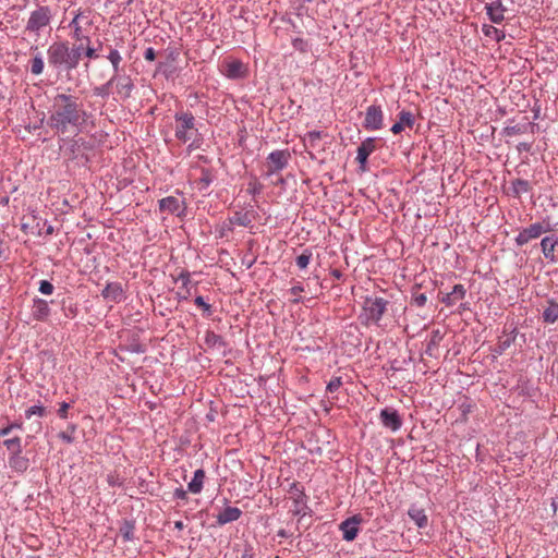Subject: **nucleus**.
<instances>
[{
	"instance_id": "1",
	"label": "nucleus",
	"mask_w": 558,
	"mask_h": 558,
	"mask_svg": "<svg viewBox=\"0 0 558 558\" xmlns=\"http://www.w3.org/2000/svg\"><path fill=\"white\" fill-rule=\"evenodd\" d=\"M90 118L78 97L58 93L51 99L47 125L57 135H77L87 128Z\"/></svg>"
},
{
	"instance_id": "2",
	"label": "nucleus",
	"mask_w": 558,
	"mask_h": 558,
	"mask_svg": "<svg viewBox=\"0 0 558 558\" xmlns=\"http://www.w3.org/2000/svg\"><path fill=\"white\" fill-rule=\"evenodd\" d=\"M52 21V8L45 4H36L35 9L29 12L24 29L29 35L39 38L45 33H50Z\"/></svg>"
},
{
	"instance_id": "3",
	"label": "nucleus",
	"mask_w": 558,
	"mask_h": 558,
	"mask_svg": "<svg viewBox=\"0 0 558 558\" xmlns=\"http://www.w3.org/2000/svg\"><path fill=\"white\" fill-rule=\"evenodd\" d=\"M48 65L58 74L62 72L71 73L74 65L70 56V45L68 41H54L47 49Z\"/></svg>"
},
{
	"instance_id": "4",
	"label": "nucleus",
	"mask_w": 558,
	"mask_h": 558,
	"mask_svg": "<svg viewBox=\"0 0 558 558\" xmlns=\"http://www.w3.org/2000/svg\"><path fill=\"white\" fill-rule=\"evenodd\" d=\"M175 120V138L181 143H186L192 138L193 131L195 129V118L190 111L177 112L174 114Z\"/></svg>"
},
{
	"instance_id": "5",
	"label": "nucleus",
	"mask_w": 558,
	"mask_h": 558,
	"mask_svg": "<svg viewBox=\"0 0 558 558\" xmlns=\"http://www.w3.org/2000/svg\"><path fill=\"white\" fill-rule=\"evenodd\" d=\"M388 301L380 296H368L364 301V315L371 323L378 324L387 311Z\"/></svg>"
},
{
	"instance_id": "6",
	"label": "nucleus",
	"mask_w": 558,
	"mask_h": 558,
	"mask_svg": "<svg viewBox=\"0 0 558 558\" xmlns=\"http://www.w3.org/2000/svg\"><path fill=\"white\" fill-rule=\"evenodd\" d=\"M553 228L549 222H534L522 229L515 236L514 242L517 246H523L530 241L538 239L543 233L549 232Z\"/></svg>"
},
{
	"instance_id": "7",
	"label": "nucleus",
	"mask_w": 558,
	"mask_h": 558,
	"mask_svg": "<svg viewBox=\"0 0 558 558\" xmlns=\"http://www.w3.org/2000/svg\"><path fill=\"white\" fill-rule=\"evenodd\" d=\"M291 154L287 149H277L267 156L266 177H271L282 171L289 163Z\"/></svg>"
},
{
	"instance_id": "8",
	"label": "nucleus",
	"mask_w": 558,
	"mask_h": 558,
	"mask_svg": "<svg viewBox=\"0 0 558 558\" xmlns=\"http://www.w3.org/2000/svg\"><path fill=\"white\" fill-rule=\"evenodd\" d=\"M110 81L112 87L114 86L117 94L121 98L128 99L131 97L134 89V83L130 75L125 74L124 72L112 74Z\"/></svg>"
},
{
	"instance_id": "9",
	"label": "nucleus",
	"mask_w": 558,
	"mask_h": 558,
	"mask_svg": "<svg viewBox=\"0 0 558 558\" xmlns=\"http://www.w3.org/2000/svg\"><path fill=\"white\" fill-rule=\"evenodd\" d=\"M363 126L367 131H377L384 126V112L380 106L372 105L365 111Z\"/></svg>"
},
{
	"instance_id": "10",
	"label": "nucleus",
	"mask_w": 558,
	"mask_h": 558,
	"mask_svg": "<svg viewBox=\"0 0 558 558\" xmlns=\"http://www.w3.org/2000/svg\"><path fill=\"white\" fill-rule=\"evenodd\" d=\"M289 494L291 495V499L293 501V514L294 515H305L306 506V495L304 493L303 487L299 483H292L289 488Z\"/></svg>"
},
{
	"instance_id": "11",
	"label": "nucleus",
	"mask_w": 558,
	"mask_h": 558,
	"mask_svg": "<svg viewBox=\"0 0 558 558\" xmlns=\"http://www.w3.org/2000/svg\"><path fill=\"white\" fill-rule=\"evenodd\" d=\"M256 217L257 213L252 206L245 211L238 210L231 217H229L228 231H233L234 226L248 228L252 226Z\"/></svg>"
},
{
	"instance_id": "12",
	"label": "nucleus",
	"mask_w": 558,
	"mask_h": 558,
	"mask_svg": "<svg viewBox=\"0 0 558 558\" xmlns=\"http://www.w3.org/2000/svg\"><path fill=\"white\" fill-rule=\"evenodd\" d=\"M379 420L384 427L391 432H397L402 426V418L393 408H384L380 410Z\"/></svg>"
},
{
	"instance_id": "13",
	"label": "nucleus",
	"mask_w": 558,
	"mask_h": 558,
	"mask_svg": "<svg viewBox=\"0 0 558 558\" xmlns=\"http://www.w3.org/2000/svg\"><path fill=\"white\" fill-rule=\"evenodd\" d=\"M361 522L362 518L357 514L349 517L342 521L339 525V529L342 532V538L347 542L354 541L360 532L359 525Z\"/></svg>"
},
{
	"instance_id": "14",
	"label": "nucleus",
	"mask_w": 558,
	"mask_h": 558,
	"mask_svg": "<svg viewBox=\"0 0 558 558\" xmlns=\"http://www.w3.org/2000/svg\"><path fill=\"white\" fill-rule=\"evenodd\" d=\"M376 149V138L367 137L356 149V161L362 170H365L367 159L372 153Z\"/></svg>"
},
{
	"instance_id": "15",
	"label": "nucleus",
	"mask_w": 558,
	"mask_h": 558,
	"mask_svg": "<svg viewBox=\"0 0 558 558\" xmlns=\"http://www.w3.org/2000/svg\"><path fill=\"white\" fill-rule=\"evenodd\" d=\"M101 296L105 300L120 303L125 299V292L120 282H109L106 284L105 289L101 291Z\"/></svg>"
},
{
	"instance_id": "16",
	"label": "nucleus",
	"mask_w": 558,
	"mask_h": 558,
	"mask_svg": "<svg viewBox=\"0 0 558 558\" xmlns=\"http://www.w3.org/2000/svg\"><path fill=\"white\" fill-rule=\"evenodd\" d=\"M506 7L501 0H494L490 3H486L485 11L489 21L494 24H500L505 20Z\"/></svg>"
},
{
	"instance_id": "17",
	"label": "nucleus",
	"mask_w": 558,
	"mask_h": 558,
	"mask_svg": "<svg viewBox=\"0 0 558 558\" xmlns=\"http://www.w3.org/2000/svg\"><path fill=\"white\" fill-rule=\"evenodd\" d=\"M49 303L40 298L33 299L32 315L37 322H46L50 316Z\"/></svg>"
},
{
	"instance_id": "18",
	"label": "nucleus",
	"mask_w": 558,
	"mask_h": 558,
	"mask_svg": "<svg viewBox=\"0 0 558 558\" xmlns=\"http://www.w3.org/2000/svg\"><path fill=\"white\" fill-rule=\"evenodd\" d=\"M242 515L241 509L238 507L228 506L221 512H219L216 517L218 525H226L228 523L234 522L240 519Z\"/></svg>"
},
{
	"instance_id": "19",
	"label": "nucleus",
	"mask_w": 558,
	"mask_h": 558,
	"mask_svg": "<svg viewBox=\"0 0 558 558\" xmlns=\"http://www.w3.org/2000/svg\"><path fill=\"white\" fill-rule=\"evenodd\" d=\"M558 244V239L556 236H545L541 241V248L544 257L548 259L550 263H556L557 258L555 255V247Z\"/></svg>"
},
{
	"instance_id": "20",
	"label": "nucleus",
	"mask_w": 558,
	"mask_h": 558,
	"mask_svg": "<svg viewBox=\"0 0 558 558\" xmlns=\"http://www.w3.org/2000/svg\"><path fill=\"white\" fill-rule=\"evenodd\" d=\"M205 478V471L203 469H197L194 472L192 480L187 483V492L194 495L201 494L204 488Z\"/></svg>"
},
{
	"instance_id": "21",
	"label": "nucleus",
	"mask_w": 558,
	"mask_h": 558,
	"mask_svg": "<svg viewBox=\"0 0 558 558\" xmlns=\"http://www.w3.org/2000/svg\"><path fill=\"white\" fill-rule=\"evenodd\" d=\"M225 75L228 78L236 80L244 76V64L240 60H231L225 65Z\"/></svg>"
},
{
	"instance_id": "22",
	"label": "nucleus",
	"mask_w": 558,
	"mask_h": 558,
	"mask_svg": "<svg viewBox=\"0 0 558 558\" xmlns=\"http://www.w3.org/2000/svg\"><path fill=\"white\" fill-rule=\"evenodd\" d=\"M414 121V116L410 111L402 110L399 112V121L391 126V132L393 134H399L405 126L412 128Z\"/></svg>"
},
{
	"instance_id": "23",
	"label": "nucleus",
	"mask_w": 558,
	"mask_h": 558,
	"mask_svg": "<svg viewBox=\"0 0 558 558\" xmlns=\"http://www.w3.org/2000/svg\"><path fill=\"white\" fill-rule=\"evenodd\" d=\"M158 205L160 211L177 214L182 208L183 203L174 196H167L159 199Z\"/></svg>"
},
{
	"instance_id": "24",
	"label": "nucleus",
	"mask_w": 558,
	"mask_h": 558,
	"mask_svg": "<svg viewBox=\"0 0 558 558\" xmlns=\"http://www.w3.org/2000/svg\"><path fill=\"white\" fill-rule=\"evenodd\" d=\"M408 515L418 529H424L428 524V518L425 510L414 505L409 508Z\"/></svg>"
},
{
	"instance_id": "25",
	"label": "nucleus",
	"mask_w": 558,
	"mask_h": 558,
	"mask_svg": "<svg viewBox=\"0 0 558 558\" xmlns=\"http://www.w3.org/2000/svg\"><path fill=\"white\" fill-rule=\"evenodd\" d=\"M466 290L463 284H456L452 291L442 298V303L447 306L454 305L459 300L465 296Z\"/></svg>"
},
{
	"instance_id": "26",
	"label": "nucleus",
	"mask_w": 558,
	"mask_h": 558,
	"mask_svg": "<svg viewBox=\"0 0 558 558\" xmlns=\"http://www.w3.org/2000/svg\"><path fill=\"white\" fill-rule=\"evenodd\" d=\"M9 466L11 470L17 473H24L29 466L28 458L22 456V453L9 457Z\"/></svg>"
},
{
	"instance_id": "27",
	"label": "nucleus",
	"mask_w": 558,
	"mask_h": 558,
	"mask_svg": "<svg viewBox=\"0 0 558 558\" xmlns=\"http://www.w3.org/2000/svg\"><path fill=\"white\" fill-rule=\"evenodd\" d=\"M543 320L547 324H555L558 320V303L548 301V306L543 312Z\"/></svg>"
},
{
	"instance_id": "28",
	"label": "nucleus",
	"mask_w": 558,
	"mask_h": 558,
	"mask_svg": "<svg viewBox=\"0 0 558 558\" xmlns=\"http://www.w3.org/2000/svg\"><path fill=\"white\" fill-rule=\"evenodd\" d=\"M204 340L206 345L209 348L221 349L227 347V342L223 340V338L213 330L206 331Z\"/></svg>"
},
{
	"instance_id": "29",
	"label": "nucleus",
	"mask_w": 558,
	"mask_h": 558,
	"mask_svg": "<svg viewBox=\"0 0 558 558\" xmlns=\"http://www.w3.org/2000/svg\"><path fill=\"white\" fill-rule=\"evenodd\" d=\"M532 186L529 181L523 179H515L511 182V191L514 197H520L522 194L529 193Z\"/></svg>"
},
{
	"instance_id": "30",
	"label": "nucleus",
	"mask_w": 558,
	"mask_h": 558,
	"mask_svg": "<svg viewBox=\"0 0 558 558\" xmlns=\"http://www.w3.org/2000/svg\"><path fill=\"white\" fill-rule=\"evenodd\" d=\"M107 59L112 65L113 74L123 72V68L121 66L122 56L117 49L110 47Z\"/></svg>"
},
{
	"instance_id": "31",
	"label": "nucleus",
	"mask_w": 558,
	"mask_h": 558,
	"mask_svg": "<svg viewBox=\"0 0 558 558\" xmlns=\"http://www.w3.org/2000/svg\"><path fill=\"white\" fill-rule=\"evenodd\" d=\"M81 13L76 14L73 20L70 22L69 27L73 29V38L80 41L85 40L86 43H90V39L88 36H85L83 34L82 26L78 23V20L81 17Z\"/></svg>"
},
{
	"instance_id": "32",
	"label": "nucleus",
	"mask_w": 558,
	"mask_h": 558,
	"mask_svg": "<svg viewBox=\"0 0 558 558\" xmlns=\"http://www.w3.org/2000/svg\"><path fill=\"white\" fill-rule=\"evenodd\" d=\"M482 32L486 37H490L495 39L497 43H500L505 39L506 34L504 31L498 29L497 27L488 24H484L482 26Z\"/></svg>"
},
{
	"instance_id": "33",
	"label": "nucleus",
	"mask_w": 558,
	"mask_h": 558,
	"mask_svg": "<svg viewBox=\"0 0 558 558\" xmlns=\"http://www.w3.org/2000/svg\"><path fill=\"white\" fill-rule=\"evenodd\" d=\"M3 446H5V448L10 451V456L20 454L23 451L22 440L20 437L5 439L3 441Z\"/></svg>"
},
{
	"instance_id": "34",
	"label": "nucleus",
	"mask_w": 558,
	"mask_h": 558,
	"mask_svg": "<svg viewBox=\"0 0 558 558\" xmlns=\"http://www.w3.org/2000/svg\"><path fill=\"white\" fill-rule=\"evenodd\" d=\"M45 69V62L43 54L40 52H37L33 59L31 60V73L33 75H41Z\"/></svg>"
},
{
	"instance_id": "35",
	"label": "nucleus",
	"mask_w": 558,
	"mask_h": 558,
	"mask_svg": "<svg viewBox=\"0 0 558 558\" xmlns=\"http://www.w3.org/2000/svg\"><path fill=\"white\" fill-rule=\"evenodd\" d=\"M134 522L131 520H124L120 526V533L124 541L130 542L134 538Z\"/></svg>"
},
{
	"instance_id": "36",
	"label": "nucleus",
	"mask_w": 558,
	"mask_h": 558,
	"mask_svg": "<svg viewBox=\"0 0 558 558\" xmlns=\"http://www.w3.org/2000/svg\"><path fill=\"white\" fill-rule=\"evenodd\" d=\"M76 429H77V425L74 423H71L68 425L66 430L60 432L58 434V438L61 439L65 444H73L75 440L74 433L76 432Z\"/></svg>"
},
{
	"instance_id": "37",
	"label": "nucleus",
	"mask_w": 558,
	"mask_h": 558,
	"mask_svg": "<svg viewBox=\"0 0 558 558\" xmlns=\"http://www.w3.org/2000/svg\"><path fill=\"white\" fill-rule=\"evenodd\" d=\"M84 51H85V49H84L83 44L73 46L72 48L70 47V56H71V60L74 65V69H76L78 66L80 60H81L82 56L84 54Z\"/></svg>"
},
{
	"instance_id": "38",
	"label": "nucleus",
	"mask_w": 558,
	"mask_h": 558,
	"mask_svg": "<svg viewBox=\"0 0 558 558\" xmlns=\"http://www.w3.org/2000/svg\"><path fill=\"white\" fill-rule=\"evenodd\" d=\"M194 303L196 306L203 310V315L207 318L211 317L214 314L213 306L208 304L202 295H198L194 299Z\"/></svg>"
},
{
	"instance_id": "39",
	"label": "nucleus",
	"mask_w": 558,
	"mask_h": 558,
	"mask_svg": "<svg viewBox=\"0 0 558 558\" xmlns=\"http://www.w3.org/2000/svg\"><path fill=\"white\" fill-rule=\"evenodd\" d=\"M112 87L111 81L109 80L107 83L96 86L93 89V93L97 97H101L104 99H107L110 96V88Z\"/></svg>"
},
{
	"instance_id": "40",
	"label": "nucleus",
	"mask_w": 558,
	"mask_h": 558,
	"mask_svg": "<svg viewBox=\"0 0 558 558\" xmlns=\"http://www.w3.org/2000/svg\"><path fill=\"white\" fill-rule=\"evenodd\" d=\"M312 252L310 250H304L302 252V254H300L296 258H295V264L296 266L300 268V269H305L310 262H311V258H312Z\"/></svg>"
},
{
	"instance_id": "41",
	"label": "nucleus",
	"mask_w": 558,
	"mask_h": 558,
	"mask_svg": "<svg viewBox=\"0 0 558 558\" xmlns=\"http://www.w3.org/2000/svg\"><path fill=\"white\" fill-rule=\"evenodd\" d=\"M46 408L40 405V404H36V405H32L29 407L26 411H25V417L27 420H29L31 417L33 416H39V417H43L46 415Z\"/></svg>"
},
{
	"instance_id": "42",
	"label": "nucleus",
	"mask_w": 558,
	"mask_h": 558,
	"mask_svg": "<svg viewBox=\"0 0 558 558\" xmlns=\"http://www.w3.org/2000/svg\"><path fill=\"white\" fill-rule=\"evenodd\" d=\"M515 336H511L506 338L505 340H500L497 347L493 350L495 354L501 355L507 349L511 347L514 342Z\"/></svg>"
},
{
	"instance_id": "43",
	"label": "nucleus",
	"mask_w": 558,
	"mask_h": 558,
	"mask_svg": "<svg viewBox=\"0 0 558 558\" xmlns=\"http://www.w3.org/2000/svg\"><path fill=\"white\" fill-rule=\"evenodd\" d=\"M322 137H323V132H320V131H311V132L306 133L304 140H305L306 144L310 145L311 147H316L318 141Z\"/></svg>"
},
{
	"instance_id": "44",
	"label": "nucleus",
	"mask_w": 558,
	"mask_h": 558,
	"mask_svg": "<svg viewBox=\"0 0 558 558\" xmlns=\"http://www.w3.org/2000/svg\"><path fill=\"white\" fill-rule=\"evenodd\" d=\"M213 175L208 169L202 170V177L199 178L201 189H207L213 183Z\"/></svg>"
},
{
	"instance_id": "45",
	"label": "nucleus",
	"mask_w": 558,
	"mask_h": 558,
	"mask_svg": "<svg viewBox=\"0 0 558 558\" xmlns=\"http://www.w3.org/2000/svg\"><path fill=\"white\" fill-rule=\"evenodd\" d=\"M38 291L45 295H51L54 291L53 284L48 280H40Z\"/></svg>"
},
{
	"instance_id": "46",
	"label": "nucleus",
	"mask_w": 558,
	"mask_h": 558,
	"mask_svg": "<svg viewBox=\"0 0 558 558\" xmlns=\"http://www.w3.org/2000/svg\"><path fill=\"white\" fill-rule=\"evenodd\" d=\"M525 128L523 125L517 124L511 126H506L504 129V134L506 136H514L524 133Z\"/></svg>"
},
{
	"instance_id": "47",
	"label": "nucleus",
	"mask_w": 558,
	"mask_h": 558,
	"mask_svg": "<svg viewBox=\"0 0 558 558\" xmlns=\"http://www.w3.org/2000/svg\"><path fill=\"white\" fill-rule=\"evenodd\" d=\"M342 385L341 377H333L328 384H327V391L328 392H336Z\"/></svg>"
},
{
	"instance_id": "48",
	"label": "nucleus",
	"mask_w": 558,
	"mask_h": 558,
	"mask_svg": "<svg viewBox=\"0 0 558 558\" xmlns=\"http://www.w3.org/2000/svg\"><path fill=\"white\" fill-rule=\"evenodd\" d=\"M292 46L295 50H299L301 52H305L308 49V44L303 38H294L292 40Z\"/></svg>"
},
{
	"instance_id": "49",
	"label": "nucleus",
	"mask_w": 558,
	"mask_h": 558,
	"mask_svg": "<svg viewBox=\"0 0 558 558\" xmlns=\"http://www.w3.org/2000/svg\"><path fill=\"white\" fill-rule=\"evenodd\" d=\"M304 291V287L301 284V283H298L295 286H293L289 292L294 295L295 298L292 300L293 303H300L301 302V298H300V293H302Z\"/></svg>"
},
{
	"instance_id": "50",
	"label": "nucleus",
	"mask_w": 558,
	"mask_h": 558,
	"mask_svg": "<svg viewBox=\"0 0 558 558\" xmlns=\"http://www.w3.org/2000/svg\"><path fill=\"white\" fill-rule=\"evenodd\" d=\"M22 424L17 422L10 423L3 428H0V437L8 436L13 429L21 428Z\"/></svg>"
},
{
	"instance_id": "51",
	"label": "nucleus",
	"mask_w": 558,
	"mask_h": 558,
	"mask_svg": "<svg viewBox=\"0 0 558 558\" xmlns=\"http://www.w3.org/2000/svg\"><path fill=\"white\" fill-rule=\"evenodd\" d=\"M427 296L424 293L413 294L412 296V303L416 305L417 307H422L426 304Z\"/></svg>"
},
{
	"instance_id": "52",
	"label": "nucleus",
	"mask_w": 558,
	"mask_h": 558,
	"mask_svg": "<svg viewBox=\"0 0 558 558\" xmlns=\"http://www.w3.org/2000/svg\"><path fill=\"white\" fill-rule=\"evenodd\" d=\"M262 184L260 183H257V182H250L248 183V187H247V192L253 195V196H257L262 193Z\"/></svg>"
},
{
	"instance_id": "53",
	"label": "nucleus",
	"mask_w": 558,
	"mask_h": 558,
	"mask_svg": "<svg viewBox=\"0 0 558 558\" xmlns=\"http://www.w3.org/2000/svg\"><path fill=\"white\" fill-rule=\"evenodd\" d=\"M442 339V335L439 330H434L432 332V338H430V341L427 345L428 350L432 348V347H436L439 341Z\"/></svg>"
},
{
	"instance_id": "54",
	"label": "nucleus",
	"mask_w": 558,
	"mask_h": 558,
	"mask_svg": "<svg viewBox=\"0 0 558 558\" xmlns=\"http://www.w3.org/2000/svg\"><path fill=\"white\" fill-rule=\"evenodd\" d=\"M240 558H255L254 548L252 544L246 543L244 545V549Z\"/></svg>"
},
{
	"instance_id": "55",
	"label": "nucleus",
	"mask_w": 558,
	"mask_h": 558,
	"mask_svg": "<svg viewBox=\"0 0 558 558\" xmlns=\"http://www.w3.org/2000/svg\"><path fill=\"white\" fill-rule=\"evenodd\" d=\"M69 409H70V404L68 402H61L60 408L58 409L59 417L65 420L68 417Z\"/></svg>"
},
{
	"instance_id": "56",
	"label": "nucleus",
	"mask_w": 558,
	"mask_h": 558,
	"mask_svg": "<svg viewBox=\"0 0 558 558\" xmlns=\"http://www.w3.org/2000/svg\"><path fill=\"white\" fill-rule=\"evenodd\" d=\"M84 56L86 58H88L89 60H94L99 57L96 49L89 46V43H87L86 49L84 51Z\"/></svg>"
},
{
	"instance_id": "57",
	"label": "nucleus",
	"mask_w": 558,
	"mask_h": 558,
	"mask_svg": "<svg viewBox=\"0 0 558 558\" xmlns=\"http://www.w3.org/2000/svg\"><path fill=\"white\" fill-rule=\"evenodd\" d=\"M173 497L179 500L187 499V492L183 489V487H178L173 492Z\"/></svg>"
},
{
	"instance_id": "58",
	"label": "nucleus",
	"mask_w": 558,
	"mask_h": 558,
	"mask_svg": "<svg viewBox=\"0 0 558 558\" xmlns=\"http://www.w3.org/2000/svg\"><path fill=\"white\" fill-rule=\"evenodd\" d=\"M144 58L146 61H154L156 59V51L153 47L146 48L144 52Z\"/></svg>"
},
{
	"instance_id": "59",
	"label": "nucleus",
	"mask_w": 558,
	"mask_h": 558,
	"mask_svg": "<svg viewBox=\"0 0 558 558\" xmlns=\"http://www.w3.org/2000/svg\"><path fill=\"white\" fill-rule=\"evenodd\" d=\"M531 147H532V145L530 143L522 142V143L518 144L517 149L519 153H522V151L529 153L531 150Z\"/></svg>"
},
{
	"instance_id": "60",
	"label": "nucleus",
	"mask_w": 558,
	"mask_h": 558,
	"mask_svg": "<svg viewBox=\"0 0 558 558\" xmlns=\"http://www.w3.org/2000/svg\"><path fill=\"white\" fill-rule=\"evenodd\" d=\"M179 280H181L182 284L186 287L190 282V272H181L179 275Z\"/></svg>"
},
{
	"instance_id": "61",
	"label": "nucleus",
	"mask_w": 558,
	"mask_h": 558,
	"mask_svg": "<svg viewBox=\"0 0 558 558\" xmlns=\"http://www.w3.org/2000/svg\"><path fill=\"white\" fill-rule=\"evenodd\" d=\"M330 275L337 280H340L343 277L342 272L339 269H332L330 271Z\"/></svg>"
},
{
	"instance_id": "62",
	"label": "nucleus",
	"mask_w": 558,
	"mask_h": 558,
	"mask_svg": "<svg viewBox=\"0 0 558 558\" xmlns=\"http://www.w3.org/2000/svg\"><path fill=\"white\" fill-rule=\"evenodd\" d=\"M277 536L282 537V538H287V537H290L291 534L287 530L281 529V530H279L277 532Z\"/></svg>"
},
{
	"instance_id": "63",
	"label": "nucleus",
	"mask_w": 558,
	"mask_h": 558,
	"mask_svg": "<svg viewBox=\"0 0 558 558\" xmlns=\"http://www.w3.org/2000/svg\"><path fill=\"white\" fill-rule=\"evenodd\" d=\"M184 526H185V525H184V523H183L182 521H175V522H174V527H175L177 530H183V529H184Z\"/></svg>"
},
{
	"instance_id": "64",
	"label": "nucleus",
	"mask_w": 558,
	"mask_h": 558,
	"mask_svg": "<svg viewBox=\"0 0 558 558\" xmlns=\"http://www.w3.org/2000/svg\"><path fill=\"white\" fill-rule=\"evenodd\" d=\"M286 183H287V182H286V179H284V178H282V177L278 178V180L276 181V184H277V185H280V186H284V185H286Z\"/></svg>"
}]
</instances>
